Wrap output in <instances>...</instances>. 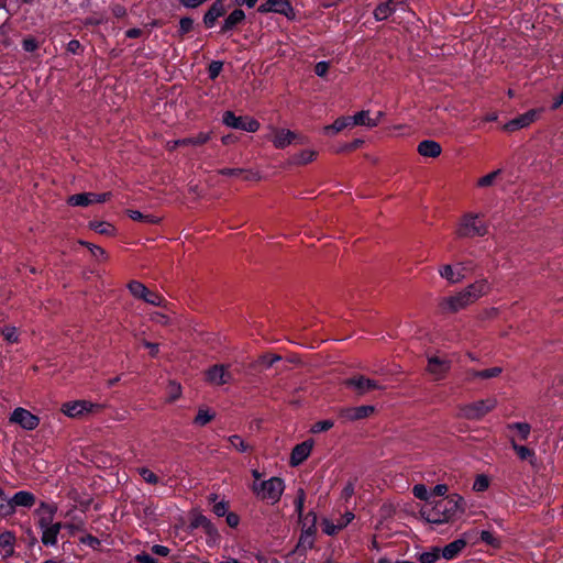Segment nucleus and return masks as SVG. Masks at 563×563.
<instances>
[{
	"label": "nucleus",
	"instance_id": "obj_1",
	"mask_svg": "<svg viewBox=\"0 0 563 563\" xmlns=\"http://www.w3.org/2000/svg\"><path fill=\"white\" fill-rule=\"evenodd\" d=\"M464 499L459 494L427 503L420 509V516L430 523L442 525L453 520L463 511Z\"/></svg>",
	"mask_w": 563,
	"mask_h": 563
},
{
	"label": "nucleus",
	"instance_id": "obj_2",
	"mask_svg": "<svg viewBox=\"0 0 563 563\" xmlns=\"http://www.w3.org/2000/svg\"><path fill=\"white\" fill-rule=\"evenodd\" d=\"M489 289L486 279L476 280L453 296L440 298L438 307L442 313H456L486 295Z\"/></svg>",
	"mask_w": 563,
	"mask_h": 563
},
{
	"label": "nucleus",
	"instance_id": "obj_3",
	"mask_svg": "<svg viewBox=\"0 0 563 563\" xmlns=\"http://www.w3.org/2000/svg\"><path fill=\"white\" fill-rule=\"evenodd\" d=\"M488 233V225L476 213H465L461 217L455 234L459 239L484 236Z\"/></svg>",
	"mask_w": 563,
	"mask_h": 563
},
{
	"label": "nucleus",
	"instance_id": "obj_4",
	"mask_svg": "<svg viewBox=\"0 0 563 563\" xmlns=\"http://www.w3.org/2000/svg\"><path fill=\"white\" fill-rule=\"evenodd\" d=\"M284 488V482L279 477H271L269 479L261 483L254 482L252 485V490L256 497L262 500H267L271 504L279 501Z\"/></svg>",
	"mask_w": 563,
	"mask_h": 563
},
{
	"label": "nucleus",
	"instance_id": "obj_5",
	"mask_svg": "<svg viewBox=\"0 0 563 563\" xmlns=\"http://www.w3.org/2000/svg\"><path fill=\"white\" fill-rule=\"evenodd\" d=\"M497 406L495 398H487L459 407L457 417L467 420H479Z\"/></svg>",
	"mask_w": 563,
	"mask_h": 563
},
{
	"label": "nucleus",
	"instance_id": "obj_6",
	"mask_svg": "<svg viewBox=\"0 0 563 563\" xmlns=\"http://www.w3.org/2000/svg\"><path fill=\"white\" fill-rule=\"evenodd\" d=\"M306 500V493L302 488H299L297 490V497L295 499V508L299 516L301 526H302V532H310L314 533L317 532V515L313 511H309L307 515H302L303 511V505Z\"/></svg>",
	"mask_w": 563,
	"mask_h": 563
},
{
	"label": "nucleus",
	"instance_id": "obj_7",
	"mask_svg": "<svg viewBox=\"0 0 563 563\" xmlns=\"http://www.w3.org/2000/svg\"><path fill=\"white\" fill-rule=\"evenodd\" d=\"M128 288L133 297H135L137 299H142L150 305L159 307V306H163V303L165 302V299L161 295L150 290L141 282L131 280L128 284Z\"/></svg>",
	"mask_w": 563,
	"mask_h": 563
},
{
	"label": "nucleus",
	"instance_id": "obj_8",
	"mask_svg": "<svg viewBox=\"0 0 563 563\" xmlns=\"http://www.w3.org/2000/svg\"><path fill=\"white\" fill-rule=\"evenodd\" d=\"M374 411L375 407L371 405L342 407L338 410V417L343 423L354 422L368 418Z\"/></svg>",
	"mask_w": 563,
	"mask_h": 563
},
{
	"label": "nucleus",
	"instance_id": "obj_9",
	"mask_svg": "<svg viewBox=\"0 0 563 563\" xmlns=\"http://www.w3.org/2000/svg\"><path fill=\"white\" fill-rule=\"evenodd\" d=\"M222 121L229 128L246 132H256L260 129V123L255 119L250 117H236L232 111H225Z\"/></svg>",
	"mask_w": 563,
	"mask_h": 563
},
{
	"label": "nucleus",
	"instance_id": "obj_10",
	"mask_svg": "<svg viewBox=\"0 0 563 563\" xmlns=\"http://www.w3.org/2000/svg\"><path fill=\"white\" fill-rule=\"evenodd\" d=\"M10 422L19 424L24 430L32 431L37 428L40 418L29 410L19 407L11 413Z\"/></svg>",
	"mask_w": 563,
	"mask_h": 563
},
{
	"label": "nucleus",
	"instance_id": "obj_11",
	"mask_svg": "<svg viewBox=\"0 0 563 563\" xmlns=\"http://www.w3.org/2000/svg\"><path fill=\"white\" fill-rule=\"evenodd\" d=\"M206 379L211 385L222 386L232 382L233 376L228 365L216 364L207 369Z\"/></svg>",
	"mask_w": 563,
	"mask_h": 563
},
{
	"label": "nucleus",
	"instance_id": "obj_12",
	"mask_svg": "<svg viewBox=\"0 0 563 563\" xmlns=\"http://www.w3.org/2000/svg\"><path fill=\"white\" fill-rule=\"evenodd\" d=\"M346 387L353 388L357 395H364L371 390L380 389L378 382L369 379L363 375L350 377L344 380Z\"/></svg>",
	"mask_w": 563,
	"mask_h": 563
},
{
	"label": "nucleus",
	"instance_id": "obj_13",
	"mask_svg": "<svg viewBox=\"0 0 563 563\" xmlns=\"http://www.w3.org/2000/svg\"><path fill=\"white\" fill-rule=\"evenodd\" d=\"M451 368V361L441 358L439 356H429L427 372L431 374L434 379L440 380L445 377Z\"/></svg>",
	"mask_w": 563,
	"mask_h": 563
},
{
	"label": "nucleus",
	"instance_id": "obj_14",
	"mask_svg": "<svg viewBox=\"0 0 563 563\" xmlns=\"http://www.w3.org/2000/svg\"><path fill=\"white\" fill-rule=\"evenodd\" d=\"M538 110H529L523 114L518 115L517 118L510 120L504 125V131L506 132H515L517 130L529 126L532 122H534L538 118Z\"/></svg>",
	"mask_w": 563,
	"mask_h": 563
},
{
	"label": "nucleus",
	"instance_id": "obj_15",
	"mask_svg": "<svg viewBox=\"0 0 563 563\" xmlns=\"http://www.w3.org/2000/svg\"><path fill=\"white\" fill-rule=\"evenodd\" d=\"M257 11L261 13L274 12L289 16L292 13V8L288 0H266L257 8Z\"/></svg>",
	"mask_w": 563,
	"mask_h": 563
},
{
	"label": "nucleus",
	"instance_id": "obj_16",
	"mask_svg": "<svg viewBox=\"0 0 563 563\" xmlns=\"http://www.w3.org/2000/svg\"><path fill=\"white\" fill-rule=\"evenodd\" d=\"M313 448V441L312 440H306L299 444H297L290 454V465L291 466H298L303 461L308 459V456L311 453V450Z\"/></svg>",
	"mask_w": 563,
	"mask_h": 563
},
{
	"label": "nucleus",
	"instance_id": "obj_17",
	"mask_svg": "<svg viewBox=\"0 0 563 563\" xmlns=\"http://www.w3.org/2000/svg\"><path fill=\"white\" fill-rule=\"evenodd\" d=\"M93 407L92 404L85 400L69 401L62 406V411L71 418L81 416L85 412H89Z\"/></svg>",
	"mask_w": 563,
	"mask_h": 563
},
{
	"label": "nucleus",
	"instance_id": "obj_18",
	"mask_svg": "<svg viewBox=\"0 0 563 563\" xmlns=\"http://www.w3.org/2000/svg\"><path fill=\"white\" fill-rule=\"evenodd\" d=\"M272 142L276 148H285L298 139V135L286 129H275Z\"/></svg>",
	"mask_w": 563,
	"mask_h": 563
},
{
	"label": "nucleus",
	"instance_id": "obj_19",
	"mask_svg": "<svg viewBox=\"0 0 563 563\" xmlns=\"http://www.w3.org/2000/svg\"><path fill=\"white\" fill-rule=\"evenodd\" d=\"M35 500H36L35 495L31 492L20 490L18 493H15L10 498V504L12 505L13 514L15 512L16 507L31 508L32 506H34Z\"/></svg>",
	"mask_w": 563,
	"mask_h": 563
},
{
	"label": "nucleus",
	"instance_id": "obj_20",
	"mask_svg": "<svg viewBox=\"0 0 563 563\" xmlns=\"http://www.w3.org/2000/svg\"><path fill=\"white\" fill-rule=\"evenodd\" d=\"M210 139H211V133L200 132L195 136L185 137V139L174 141L172 145L169 144V148L174 150L177 146H187V145L199 146V145L207 143Z\"/></svg>",
	"mask_w": 563,
	"mask_h": 563
},
{
	"label": "nucleus",
	"instance_id": "obj_21",
	"mask_svg": "<svg viewBox=\"0 0 563 563\" xmlns=\"http://www.w3.org/2000/svg\"><path fill=\"white\" fill-rule=\"evenodd\" d=\"M417 151L423 157L435 158L441 154L442 148L440 143L433 140H424L418 144Z\"/></svg>",
	"mask_w": 563,
	"mask_h": 563
},
{
	"label": "nucleus",
	"instance_id": "obj_22",
	"mask_svg": "<svg viewBox=\"0 0 563 563\" xmlns=\"http://www.w3.org/2000/svg\"><path fill=\"white\" fill-rule=\"evenodd\" d=\"M224 4L221 0H217L212 3L209 10L205 13L203 23L207 27H212L218 18L224 14Z\"/></svg>",
	"mask_w": 563,
	"mask_h": 563
},
{
	"label": "nucleus",
	"instance_id": "obj_23",
	"mask_svg": "<svg viewBox=\"0 0 563 563\" xmlns=\"http://www.w3.org/2000/svg\"><path fill=\"white\" fill-rule=\"evenodd\" d=\"M464 539H456L453 542L446 544L442 550L440 549L441 556L445 560H452L456 558L461 551L466 547Z\"/></svg>",
	"mask_w": 563,
	"mask_h": 563
},
{
	"label": "nucleus",
	"instance_id": "obj_24",
	"mask_svg": "<svg viewBox=\"0 0 563 563\" xmlns=\"http://www.w3.org/2000/svg\"><path fill=\"white\" fill-rule=\"evenodd\" d=\"M191 528H202L209 536H217L218 531L212 522L202 514H194L190 522Z\"/></svg>",
	"mask_w": 563,
	"mask_h": 563
},
{
	"label": "nucleus",
	"instance_id": "obj_25",
	"mask_svg": "<svg viewBox=\"0 0 563 563\" xmlns=\"http://www.w3.org/2000/svg\"><path fill=\"white\" fill-rule=\"evenodd\" d=\"M501 372H503V368L499 366H495V367L482 369V371L470 369L466 373V379L468 382H472L476 378L490 379V378L499 376L501 374Z\"/></svg>",
	"mask_w": 563,
	"mask_h": 563
},
{
	"label": "nucleus",
	"instance_id": "obj_26",
	"mask_svg": "<svg viewBox=\"0 0 563 563\" xmlns=\"http://www.w3.org/2000/svg\"><path fill=\"white\" fill-rule=\"evenodd\" d=\"M350 126H353L351 117H340L332 124L325 125L323 132L327 135H334Z\"/></svg>",
	"mask_w": 563,
	"mask_h": 563
},
{
	"label": "nucleus",
	"instance_id": "obj_27",
	"mask_svg": "<svg viewBox=\"0 0 563 563\" xmlns=\"http://www.w3.org/2000/svg\"><path fill=\"white\" fill-rule=\"evenodd\" d=\"M245 19V13L243 10L241 9H235L233 10L229 15L228 18L224 20V23L221 27V31L223 33L228 32V31H231L232 29H234L238 24H240L241 22H243Z\"/></svg>",
	"mask_w": 563,
	"mask_h": 563
},
{
	"label": "nucleus",
	"instance_id": "obj_28",
	"mask_svg": "<svg viewBox=\"0 0 563 563\" xmlns=\"http://www.w3.org/2000/svg\"><path fill=\"white\" fill-rule=\"evenodd\" d=\"M63 528L60 522L54 523L52 527L42 530V542L44 545H55L57 543V536Z\"/></svg>",
	"mask_w": 563,
	"mask_h": 563
},
{
	"label": "nucleus",
	"instance_id": "obj_29",
	"mask_svg": "<svg viewBox=\"0 0 563 563\" xmlns=\"http://www.w3.org/2000/svg\"><path fill=\"white\" fill-rule=\"evenodd\" d=\"M353 126L363 125L367 128H375L378 125V119H372L368 110H362L351 117Z\"/></svg>",
	"mask_w": 563,
	"mask_h": 563
},
{
	"label": "nucleus",
	"instance_id": "obj_30",
	"mask_svg": "<svg viewBox=\"0 0 563 563\" xmlns=\"http://www.w3.org/2000/svg\"><path fill=\"white\" fill-rule=\"evenodd\" d=\"M439 274L442 278H445L451 284H457L465 277L461 272H455L449 264L441 266L439 268Z\"/></svg>",
	"mask_w": 563,
	"mask_h": 563
},
{
	"label": "nucleus",
	"instance_id": "obj_31",
	"mask_svg": "<svg viewBox=\"0 0 563 563\" xmlns=\"http://www.w3.org/2000/svg\"><path fill=\"white\" fill-rule=\"evenodd\" d=\"M396 0H388L387 2L380 3L374 10V16L377 21L386 20L395 11Z\"/></svg>",
	"mask_w": 563,
	"mask_h": 563
},
{
	"label": "nucleus",
	"instance_id": "obj_32",
	"mask_svg": "<svg viewBox=\"0 0 563 563\" xmlns=\"http://www.w3.org/2000/svg\"><path fill=\"white\" fill-rule=\"evenodd\" d=\"M92 192L75 194L67 198V203L73 207H87L93 203Z\"/></svg>",
	"mask_w": 563,
	"mask_h": 563
},
{
	"label": "nucleus",
	"instance_id": "obj_33",
	"mask_svg": "<svg viewBox=\"0 0 563 563\" xmlns=\"http://www.w3.org/2000/svg\"><path fill=\"white\" fill-rule=\"evenodd\" d=\"M314 533L310 532H301L299 538L296 552L299 554H305L308 550L312 549L314 544Z\"/></svg>",
	"mask_w": 563,
	"mask_h": 563
},
{
	"label": "nucleus",
	"instance_id": "obj_34",
	"mask_svg": "<svg viewBox=\"0 0 563 563\" xmlns=\"http://www.w3.org/2000/svg\"><path fill=\"white\" fill-rule=\"evenodd\" d=\"M15 537L11 531L0 533V548L5 551L7 555L13 554V545Z\"/></svg>",
	"mask_w": 563,
	"mask_h": 563
},
{
	"label": "nucleus",
	"instance_id": "obj_35",
	"mask_svg": "<svg viewBox=\"0 0 563 563\" xmlns=\"http://www.w3.org/2000/svg\"><path fill=\"white\" fill-rule=\"evenodd\" d=\"M89 228L99 234L112 235L114 233V227L104 221H90Z\"/></svg>",
	"mask_w": 563,
	"mask_h": 563
},
{
	"label": "nucleus",
	"instance_id": "obj_36",
	"mask_svg": "<svg viewBox=\"0 0 563 563\" xmlns=\"http://www.w3.org/2000/svg\"><path fill=\"white\" fill-rule=\"evenodd\" d=\"M128 216L134 221H141L150 224H156L159 222V218L153 214H143L139 210H128Z\"/></svg>",
	"mask_w": 563,
	"mask_h": 563
},
{
	"label": "nucleus",
	"instance_id": "obj_37",
	"mask_svg": "<svg viewBox=\"0 0 563 563\" xmlns=\"http://www.w3.org/2000/svg\"><path fill=\"white\" fill-rule=\"evenodd\" d=\"M317 156V152L312 150H303L299 152L298 154L294 155L291 161L294 164L297 165H306L314 159Z\"/></svg>",
	"mask_w": 563,
	"mask_h": 563
},
{
	"label": "nucleus",
	"instance_id": "obj_38",
	"mask_svg": "<svg viewBox=\"0 0 563 563\" xmlns=\"http://www.w3.org/2000/svg\"><path fill=\"white\" fill-rule=\"evenodd\" d=\"M214 417H216L214 412L210 411L209 409L200 408L198 410V413H197L194 422L198 426H206L207 423L212 421Z\"/></svg>",
	"mask_w": 563,
	"mask_h": 563
},
{
	"label": "nucleus",
	"instance_id": "obj_39",
	"mask_svg": "<svg viewBox=\"0 0 563 563\" xmlns=\"http://www.w3.org/2000/svg\"><path fill=\"white\" fill-rule=\"evenodd\" d=\"M441 556L439 548H432L428 552H423L419 555L418 560L420 563H435Z\"/></svg>",
	"mask_w": 563,
	"mask_h": 563
},
{
	"label": "nucleus",
	"instance_id": "obj_40",
	"mask_svg": "<svg viewBox=\"0 0 563 563\" xmlns=\"http://www.w3.org/2000/svg\"><path fill=\"white\" fill-rule=\"evenodd\" d=\"M511 446L520 460H530L534 457V452L531 449L525 445H519L514 440H511Z\"/></svg>",
	"mask_w": 563,
	"mask_h": 563
},
{
	"label": "nucleus",
	"instance_id": "obj_41",
	"mask_svg": "<svg viewBox=\"0 0 563 563\" xmlns=\"http://www.w3.org/2000/svg\"><path fill=\"white\" fill-rule=\"evenodd\" d=\"M508 429L517 430L521 440H527L530 434V431H531V427L527 422L510 423V424H508Z\"/></svg>",
	"mask_w": 563,
	"mask_h": 563
},
{
	"label": "nucleus",
	"instance_id": "obj_42",
	"mask_svg": "<svg viewBox=\"0 0 563 563\" xmlns=\"http://www.w3.org/2000/svg\"><path fill=\"white\" fill-rule=\"evenodd\" d=\"M280 360L282 357L278 354H265L258 357L254 366L263 365L264 367L269 368Z\"/></svg>",
	"mask_w": 563,
	"mask_h": 563
},
{
	"label": "nucleus",
	"instance_id": "obj_43",
	"mask_svg": "<svg viewBox=\"0 0 563 563\" xmlns=\"http://www.w3.org/2000/svg\"><path fill=\"white\" fill-rule=\"evenodd\" d=\"M229 441L231 445L239 452H246L252 449V446L246 443L240 435H231L229 437Z\"/></svg>",
	"mask_w": 563,
	"mask_h": 563
},
{
	"label": "nucleus",
	"instance_id": "obj_44",
	"mask_svg": "<svg viewBox=\"0 0 563 563\" xmlns=\"http://www.w3.org/2000/svg\"><path fill=\"white\" fill-rule=\"evenodd\" d=\"M333 426H334L333 420H330V419L321 420L311 426L310 432L311 433L325 432V431L330 430L331 428H333Z\"/></svg>",
	"mask_w": 563,
	"mask_h": 563
},
{
	"label": "nucleus",
	"instance_id": "obj_45",
	"mask_svg": "<svg viewBox=\"0 0 563 563\" xmlns=\"http://www.w3.org/2000/svg\"><path fill=\"white\" fill-rule=\"evenodd\" d=\"M412 494L416 498L424 501H429L430 499V492H428L426 485L423 484H417L412 488Z\"/></svg>",
	"mask_w": 563,
	"mask_h": 563
},
{
	"label": "nucleus",
	"instance_id": "obj_46",
	"mask_svg": "<svg viewBox=\"0 0 563 563\" xmlns=\"http://www.w3.org/2000/svg\"><path fill=\"white\" fill-rule=\"evenodd\" d=\"M322 530L325 534L328 536H334L340 530H342V525H339V522L336 523H333L331 522L330 520L328 519H323L322 521Z\"/></svg>",
	"mask_w": 563,
	"mask_h": 563
},
{
	"label": "nucleus",
	"instance_id": "obj_47",
	"mask_svg": "<svg viewBox=\"0 0 563 563\" xmlns=\"http://www.w3.org/2000/svg\"><path fill=\"white\" fill-rule=\"evenodd\" d=\"M501 173L500 169L494 170L478 179L477 185L479 187H489L494 184L497 176Z\"/></svg>",
	"mask_w": 563,
	"mask_h": 563
},
{
	"label": "nucleus",
	"instance_id": "obj_48",
	"mask_svg": "<svg viewBox=\"0 0 563 563\" xmlns=\"http://www.w3.org/2000/svg\"><path fill=\"white\" fill-rule=\"evenodd\" d=\"M79 244L86 246L89 249L90 253L92 256L99 258V257H103L106 258V251L100 247L99 245H96V244H92V243H89V242H86V241H79Z\"/></svg>",
	"mask_w": 563,
	"mask_h": 563
},
{
	"label": "nucleus",
	"instance_id": "obj_49",
	"mask_svg": "<svg viewBox=\"0 0 563 563\" xmlns=\"http://www.w3.org/2000/svg\"><path fill=\"white\" fill-rule=\"evenodd\" d=\"M4 340L9 343H16L19 340L18 330L15 327H5L1 331Z\"/></svg>",
	"mask_w": 563,
	"mask_h": 563
},
{
	"label": "nucleus",
	"instance_id": "obj_50",
	"mask_svg": "<svg viewBox=\"0 0 563 563\" xmlns=\"http://www.w3.org/2000/svg\"><path fill=\"white\" fill-rule=\"evenodd\" d=\"M222 67H223V63L222 62H220V60L211 62L209 64V67H208L209 78L214 80L219 76V74L221 73Z\"/></svg>",
	"mask_w": 563,
	"mask_h": 563
},
{
	"label": "nucleus",
	"instance_id": "obj_51",
	"mask_svg": "<svg viewBox=\"0 0 563 563\" xmlns=\"http://www.w3.org/2000/svg\"><path fill=\"white\" fill-rule=\"evenodd\" d=\"M139 473L140 475L142 476V478L146 482V483H150V484H157L158 483V477L156 474H154L151 470L146 468V467H142L139 470Z\"/></svg>",
	"mask_w": 563,
	"mask_h": 563
},
{
	"label": "nucleus",
	"instance_id": "obj_52",
	"mask_svg": "<svg viewBox=\"0 0 563 563\" xmlns=\"http://www.w3.org/2000/svg\"><path fill=\"white\" fill-rule=\"evenodd\" d=\"M194 26V20L191 18L185 16L179 21V34L183 36L184 34L190 32Z\"/></svg>",
	"mask_w": 563,
	"mask_h": 563
},
{
	"label": "nucleus",
	"instance_id": "obj_53",
	"mask_svg": "<svg viewBox=\"0 0 563 563\" xmlns=\"http://www.w3.org/2000/svg\"><path fill=\"white\" fill-rule=\"evenodd\" d=\"M489 481L485 475H478L474 482L473 488L476 492H484L488 488Z\"/></svg>",
	"mask_w": 563,
	"mask_h": 563
},
{
	"label": "nucleus",
	"instance_id": "obj_54",
	"mask_svg": "<svg viewBox=\"0 0 563 563\" xmlns=\"http://www.w3.org/2000/svg\"><path fill=\"white\" fill-rule=\"evenodd\" d=\"M54 516L55 515H46V514L40 515L38 527L41 528V530L52 527L54 525L53 523Z\"/></svg>",
	"mask_w": 563,
	"mask_h": 563
},
{
	"label": "nucleus",
	"instance_id": "obj_55",
	"mask_svg": "<svg viewBox=\"0 0 563 563\" xmlns=\"http://www.w3.org/2000/svg\"><path fill=\"white\" fill-rule=\"evenodd\" d=\"M22 47L25 52L32 53L37 49L38 44L34 37H26L22 41Z\"/></svg>",
	"mask_w": 563,
	"mask_h": 563
},
{
	"label": "nucleus",
	"instance_id": "obj_56",
	"mask_svg": "<svg viewBox=\"0 0 563 563\" xmlns=\"http://www.w3.org/2000/svg\"><path fill=\"white\" fill-rule=\"evenodd\" d=\"M57 510V507L54 504H47L45 501H42L40 504V508L36 510L40 515L46 514V515H55Z\"/></svg>",
	"mask_w": 563,
	"mask_h": 563
},
{
	"label": "nucleus",
	"instance_id": "obj_57",
	"mask_svg": "<svg viewBox=\"0 0 563 563\" xmlns=\"http://www.w3.org/2000/svg\"><path fill=\"white\" fill-rule=\"evenodd\" d=\"M354 495V484L349 482L341 492V498L347 501Z\"/></svg>",
	"mask_w": 563,
	"mask_h": 563
},
{
	"label": "nucleus",
	"instance_id": "obj_58",
	"mask_svg": "<svg viewBox=\"0 0 563 563\" xmlns=\"http://www.w3.org/2000/svg\"><path fill=\"white\" fill-rule=\"evenodd\" d=\"M228 503L225 501H219V503H216L214 506H213V512L218 516V517H222V516H225L227 511H228Z\"/></svg>",
	"mask_w": 563,
	"mask_h": 563
},
{
	"label": "nucleus",
	"instance_id": "obj_59",
	"mask_svg": "<svg viewBox=\"0 0 563 563\" xmlns=\"http://www.w3.org/2000/svg\"><path fill=\"white\" fill-rule=\"evenodd\" d=\"M329 70V63L328 62H319L314 66V73L319 77H323Z\"/></svg>",
	"mask_w": 563,
	"mask_h": 563
},
{
	"label": "nucleus",
	"instance_id": "obj_60",
	"mask_svg": "<svg viewBox=\"0 0 563 563\" xmlns=\"http://www.w3.org/2000/svg\"><path fill=\"white\" fill-rule=\"evenodd\" d=\"M481 540L489 545H497V540L492 532L483 530L481 532Z\"/></svg>",
	"mask_w": 563,
	"mask_h": 563
},
{
	"label": "nucleus",
	"instance_id": "obj_61",
	"mask_svg": "<svg viewBox=\"0 0 563 563\" xmlns=\"http://www.w3.org/2000/svg\"><path fill=\"white\" fill-rule=\"evenodd\" d=\"M137 563H157V560L148 553L142 552L135 556Z\"/></svg>",
	"mask_w": 563,
	"mask_h": 563
},
{
	"label": "nucleus",
	"instance_id": "obj_62",
	"mask_svg": "<svg viewBox=\"0 0 563 563\" xmlns=\"http://www.w3.org/2000/svg\"><path fill=\"white\" fill-rule=\"evenodd\" d=\"M243 173H245V169L242 168H222L219 170V174L232 177L240 176Z\"/></svg>",
	"mask_w": 563,
	"mask_h": 563
},
{
	"label": "nucleus",
	"instance_id": "obj_63",
	"mask_svg": "<svg viewBox=\"0 0 563 563\" xmlns=\"http://www.w3.org/2000/svg\"><path fill=\"white\" fill-rule=\"evenodd\" d=\"M448 486L445 484H438L433 487V489L430 492L431 496H444L448 493Z\"/></svg>",
	"mask_w": 563,
	"mask_h": 563
},
{
	"label": "nucleus",
	"instance_id": "obj_64",
	"mask_svg": "<svg viewBox=\"0 0 563 563\" xmlns=\"http://www.w3.org/2000/svg\"><path fill=\"white\" fill-rule=\"evenodd\" d=\"M80 541L85 544H88L89 547L91 548H96L100 544V541L98 538L91 536V534H87L86 537H82L80 539Z\"/></svg>",
	"mask_w": 563,
	"mask_h": 563
}]
</instances>
